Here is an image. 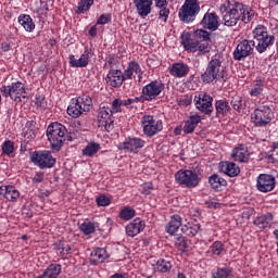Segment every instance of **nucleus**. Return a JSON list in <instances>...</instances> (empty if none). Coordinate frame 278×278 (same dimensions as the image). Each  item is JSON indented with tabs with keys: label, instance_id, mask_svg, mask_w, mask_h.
<instances>
[{
	"label": "nucleus",
	"instance_id": "052dcab7",
	"mask_svg": "<svg viewBox=\"0 0 278 278\" xmlns=\"http://www.w3.org/2000/svg\"><path fill=\"white\" fill-rule=\"evenodd\" d=\"M151 190H153V185L144 184L141 190L142 194H151Z\"/></svg>",
	"mask_w": 278,
	"mask_h": 278
},
{
	"label": "nucleus",
	"instance_id": "680f3d73",
	"mask_svg": "<svg viewBox=\"0 0 278 278\" xmlns=\"http://www.w3.org/2000/svg\"><path fill=\"white\" fill-rule=\"evenodd\" d=\"M12 47H14V43L9 42V41H4V42H2V45H1V49H2V51H4V52L11 51Z\"/></svg>",
	"mask_w": 278,
	"mask_h": 278
},
{
	"label": "nucleus",
	"instance_id": "cd10ccee",
	"mask_svg": "<svg viewBox=\"0 0 278 278\" xmlns=\"http://www.w3.org/2000/svg\"><path fill=\"white\" fill-rule=\"evenodd\" d=\"M231 157L235 162H249V149L241 144L232 150Z\"/></svg>",
	"mask_w": 278,
	"mask_h": 278
},
{
	"label": "nucleus",
	"instance_id": "09e8293b",
	"mask_svg": "<svg viewBox=\"0 0 278 278\" xmlns=\"http://www.w3.org/2000/svg\"><path fill=\"white\" fill-rule=\"evenodd\" d=\"M224 250L225 245H223V242L220 241H215L211 247V253H213V255H220Z\"/></svg>",
	"mask_w": 278,
	"mask_h": 278
},
{
	"label": "nucleus",
	"instance_id": "7c9ffc66",
	"mask_svg": "<svg viewBox=\"0 0 278 278\" xmlns=\"http://www.w3.org/2000/svg\"><path fill=\"white\" fill-rule=\"evenodd\" d=\"M84 109L83 106L79 104V102H77V100L73 99L71 104L67 108V114L68 116H72V118H79V116H81L84 114Z\"/></svg>",
	"mask_w": 278,
	"mask_h": 278
},
{
	"label": "nucleus",
	"instance_id": "4d7b16f0",
	"mask_svg": "<svg viewBox=\"0 0 278 278\" xmlns=\"http://www.w3.org/2000/svg\"><path fill=\"white\" fill-rule=\"evenodd\" d=\"M26 128L28 129V134L30 138H36V134H34L35 129H36V122L34 121H29L26 123Z\"/></svg>",
	"mask_w": 278,
	"mask_h": 278
},
{
	"label": "nucleus",
	"instance_id": "6ab92c4d",
	"mask_svg": "<svg viewBox=\"0 0 278 278\" xmlns=\"http://www.w3.org/2000/svg\"><path fill=\"white\" fill-rule=\"evenodd\" d=\"M134 5L136 7L139 16L146 18V16L151 14L153 0H134Z\"/></svg>",
	"mask_w": 278,
	"mask_h": 278
},
{
	"label": "nucleus",
	"instance_id": "f257e3e1",
	"mask_svg": "<svg viewBox=\"0 0 278 278\" xmlns=\"http://www.w3.org/2000/svg\"><path fill=\"white\" fill-rule=\"evenodd\" d=\"M219 11L223 14V21L226 27H236V25H238V21L251 23V21H253V16H255L253 11H249L244 4L240 2L231 4L227 1V4L224 3L219 7Z\"/></svg>",
	"mask_w": 278,
	"mask_h": 278
},
{
	"label": "nucleus",
	"instance_id": "0e129e2a",
	"mask_svg": "<svg viewBox=\"0 0 278 278\" xmlns=\"http://www.w3.org/2000/svg\"><path fill=\"white\" fill-rule=\"evenodd\" d=\"M61 255H68L71 253V245H63L62 251H60Z\"/></svg>",
	"mask_w": 278,
	"mask_h": 278
},
{
	"label": "nucleus",
	"instance_id": "864d4df0",
	"mask_svg": "<svg viewBox=\"0 0 278 278\" xmlns=\"http://www.w3.org/2000/svg\"><path fill=\"white\" fill-rule=\"evenodd\" d=\"M96 203L99 205V207H106V205H110L111 200L108 198V195H99L96 199Z\"/></svg>",
	"mask_w": 278,
	"mask_h": 278
},
{
	"label": "nucleus",
	"instance_id": "aec40b11",
	"mask_svg": "<svg viewBox=\"0 0 278 278\" xmlns=\"http://www.w3.org/2000/svg\"><path fill=\"white\" fill-rule=\"evenodd\" d=\"M144 227H147L144 220L136 218L129 225L126 226V233L130 238H135V236H138V233H140L141 231H144Z\"/></svg>",
	"mask_w": 278,
	"mask_h": 278
},
{
	"label": "nucleus",
	"instance_id": "c03bdc74",
	"mask_svg": "<svg viewBox=\"0 0 278 278\" xmlns=\"http://www.w3.org/2000/svg\"><path fill=\"white\" fill-rule=\"evenodd\" d=\"M264 92V81L262 79H256V83L253 85L250 90L251 97H260V94Z\"/></svg>",
	"mask_w": 278,
	"mask_h": 278
},
{
	"label": "nucleus",
	"instance_id": "bb28decb",
	"mask_svg": "<svg viewBox=\"0 0 278 278\" xmlns=\"http://www.w3.org/2000/svg\"><path fill=\"white\" fill-rule=\"evenodd\" d=\"M169 72L173 77H186L190 73V66L186 63H174Z\"/></svg>",
	"mask_w": 278,
	"mask_h": 278
},
{
	"label": "nucleus",
	"instance_id": "dca6fc26",
	"mask_svg": "<svg viewBox=\"0 0 278 278\" xmlns=\"http://www.w3.org/2000/svg\"><path fill=\"white\" fill-rule=\"evenodd\" d=\"M147 142L137 137H129L123 143H119V149L127 151L128 153H138L140 149L144 148Z\"/></svg>",
	"mask_w": 278,
	"mask_h": 278
},
{
	"label": "nucleus",
	"instance_id": "0eeeda50",
	"mask_svg": "<svg viewBox=\"0 0 278 278\" xmlns=\"http://www.w3.org/2000/svg\"><path fill=\"white\" fill-rule=\"evenodd\" d=\"M220 68H223V61L220 59H212L206 66L205 72L201 75L203 84H212L215 79L220 77Z\"/></svg>",
	"mask_w": 278,
	"mask_h": 278
},
{
	"label": "nucleus",
	"instance_id": "f03ea898",
	"mask_svg": "<svg viewBox=\"0 0 278 278\" xmlns=\"http://www.w3.org/2000/svg\"><path fill=\"white\" fill-rule=\"evenodd\" d=\"M66 127L60 123L50 124L47 128V138L53 151H60L66 140Z\"/></svg>",
	"mask_w": 278,
	"mask_h": 278
},
{
	"label": "nucleus",
	"instance_id": "338daca9",
	"mask_svg": "<svg viewBox=\"0 0 278 278\" xmlns=\"http://www.w3.org/2000/svg\"><path fill=\"white\" fill-rule=\"evenodd\" d=\"M89 36H92V38L97 36V27L93 26L89 29Z\"/></svg>",
	"mask_w": 278,
	"mask_h": 278
},
{
	"label": "nucleus",
	"instance_id": "a878e982",
	"mask_svg": "<svg viewBox=\"0 0 278 278\" xmlns=\"http://www.w3.org/2000/svg\"><path fill=\"white\" fill-rule=\"evenodd\" d=\"M90 63V53L85 51L79 59H75V55H70V64L73 68H84Z\"/></svg>",
	"mask_w": 278,
	"mask_h": 278
},
{
	"label": "nucleus",
	"instance_id": "ddd939ff",
	"mask_svg": "<svg viewBox=\"0 0 278 278\" xmlns=\"http://www.w3.org/2000/svg\"><path fill=\"white\" fill-rule=\"evenodd\" d=\"M252 121L256 127H266L273 121V110L261 106L252 113Z\"/></svg>",
	"mask_w": 278,
	"mask_h": 278
},
{
	"label": "nucleus",
	"instance_id": "39448f33",
	"mask_svg": "<svg viewBox=\"0 0 278 278\" xmlns=\"http://www.w3.org/2000/svg\"><path fill=\"white\" fill-rule=\"evenodd\" d=\"M2 97H10L16 103H21V99H27V91L25 85L21 81L12 83L10 86L3 85L0 88Z\"/></svg>",
	"mask_w": 278,
	"mask_h": 278
},
{
	"label": "nucleus",
	"instance_id": "423d86ee",
	"mask_svg": "<svg viewBox=\"0 0 278 278\" xmlns=\"http://www.w3.org/2000/svg\"><path fill=\"white\" fill-rule=\"evenodd\" d=\"M175 179L177 184L185 186V188H197L201 181L199 175L190 169L178 170L175 174Z\"/></svg>",
	"mask_w": 278,
	"mask_h": 278
},
{
	"label": "nucleus",
	"instance_id": "4be33fe9",
	"mask_svg": "<svg viewBox=\"0 0 278 278\" xmlns=\"http://www.w3.org/2000/svg\"><path fill=\"white\" fill-rule=\"evenodd\" d=\"M0 194L7 199V201L15 202L18 201L21 192L14 186H1Z\"/></svg>",
	"mask_w": 278,
	"mask_h": 278
},
{
	"label": "nucleus",
	"instance_id": "473e14b6",
	"mask_svg": "<svg viewBox=\"0 0 278 278\" xmlns=\"http://www.w3.org/2000/svg\"><path fill=\"white\" fill-rule=\"evenodd\" d=\"M18 24L25 29V31H34V29H36L34 20L27 14H21L18 16Z\"/></svg>",
	"mask_w": 278,
	"mask_h": 278
},
{
	"label": "nucleus",
	"instance_id": "a19ab883",
	"mask_svg": "<svg viewBox=\"0 0 278 278\" xmlns=\"http://www.w3.org/2000/svg\"><path fill=\"white\" fill-rule=\"evenodd\" d=\"M77 103L81 105L84 112H90V108H92V98L90 96H79L76 99Z\"/></svg>",
	"mask_w": 278,
	"mask_h": 278
},
{
	"label": "nucleus",
	"instance_id": "5701e85b",
	"mask_svg": "<svg viewBox=\"0 0 278 278\" xmlns=\"http://www.w3.org/2000/svg\"><path fill=\"white\" fill-rule=\"evenodd\" d=\"M110 255H108V251L103 248H97L90 254V264L91 266H97L98 264H103L105 260H108Z\"/></svg>",
	"mask_w": 278,
	"mask_h": 278
},
{
	"label": "nucleus",
	"instance_id": "7ed1b4c3",
	"mask_svg": "<svg viewBox=\"0 0 278 278\" xmlns=\"http://www.w3.org/2000/svg\"><path fill=\"white\" fill-rule=\"evenodd\" d=\"M253 37L257 40L256 51L258 53H264L268 47L275 45V37L268 35V29L263 25H258L253 30Z\"/></svg>",
	"mask_w": 278,
	"mask_h": 278
},
{
	"label": "nucleus",
	"instance_id": "20e7f679",
	"mask_svg": "<svg viewBox=\"0 0 278 278\" xmlns=\"http://www.w3.org/2000/svg\"><path fill=\"white\" fill-rule=\"evenodd\" d=\"M199 12H201L199 0H186L179 9L178 16L182 23H192L195 21Z\"/></svg>",
	"mask_w": 278,
	"mask_h": 278
},
{
	"label": "nucleus",
	"instance_id": "3c124183",
	"mask_svg": "<svg viewBox=\"0 0 278 278\" xmlns=\"http://www.w3.org/2000/svg\"><path fill=\"white\" fill-rule=\"evenodd\" d=\"M2 152L5 153V155H11V153H14V142L10 140L4 141L2 144Z\"/></svg>",
	"mask_w": 278,
	"mask_h": 278
},
{
	"label": "nucleus",
	"instance_id": "bf43d9fd",
	"mask_svg": "<svg viewBox=\"0 0 278 278\" xmlns=\"http://www.w3.org/2000/svg\"><path fill=\"white\" fill-rule=\"evenodd\" d=\"M191 40H192V38H190V35H188V34H184L181 36V45L185 47V49L190 45Z\"/></svg>",
	"mask_w": 278,
	"mask_h": 278
},
{
	"label": "nucleus",
	"instance_id": "774afa93",
	"mask_svg": "<svg viewBox=\"0 0 278 278\" xmlns=\"http://www.w3.org/2000/svg\"><path fill=\"white\" fill-rule=\"evenodd\" d=\"M110 278H125V275H123V274H114Z\"/></svg>",
	"mask_w": 278,
	"mask_h": 278
},
{
	"label": "nucleus",
	"instance_id": "f3484780",
	"mask_svg": "<svg viewBox=\"0 0 278 278\" xmlns=\"http://www.w3.org/2000/svg\"><path fill=\"white\" fill-rule=\"evenodd\" d=\"M256 188L260 192H270L275 190V177L268 174H261L257 177Z\"/></svg>",
	"mask_w": 278,
	"mask_h": 278
},
{
	"label": "nucleus",
	"instance_id": "79ce46f5",
	"mask_svg": "<svg viewBox=\"0 0 278 278\" xmlns=\"http://www.w3.org/2000/svg\"><path fill=\"white\" fill-rule=\"evenodd\" d=\"M170 268H173V264L170 263V261L160 258L156 262L155 270H157L159 273H168Z\"/></svg>",
	"mask_w": 278,
	"mask_h": 278
},
{
	"label": "nucleus",
	"instance_id": "1a4fd4ad",
	"mask_svg": "<svg viewBox=\"0 0 278 278\" xmlns=\"http://www.w3.org/2000/svg\"><path fill=\"white\" fill-rule=\"evenodd\" d=\"M141 124L143 127V134L148 136V138H153V136L160 134L164 126L161 119H155L153 115H144L141 119Z\"/></svg>",
	"mask_w": 278,
	"mask_h": 278
},
{
	"label": "nucleus",
	"instance_id": "4468645a",
	"mask_svg": "<svg viewBox=\"0 0 278 278\" xmlns=\"http://www.w3.org/2000/svg\"><path fill=\"white\" fill-rule=\"evenodd\" d=\"M112 114L113 113L110 111V108H100L98 112V127H104L108 131L114 129V117H112Z\"/></svg>",
	"mask_w": 278,
	"mask_h": 278
},
{
	"label": "nucleus",
	"instance_id": "6e6552de",
	"mask_svg": "<svg viewBox=\"0 0 278 278\" xmlns=\"http://www.w3.org/2000/svg\"><path fill=\"white\" fill-rule=\"evenodd\" d=\"M194 105L199 112L205 114L206 116H212V112H214V98L210 96L207 92H200L193 99Z\"/></svg>",
	"mask_w": 278,
	"mask_h": 278
},
{
	"label": "nucleus",
	"instance_id": "49530a36",
	"mask_svg": "<svg viewBox=\"0 0 278 278\" xmlns=\"http://www.w3.org/2000/svg\"><path fill=\"white\" fill-rule=\"evenodd\" d=\"M231 269L228 267L217 268V270L212 273L213 278H229L231 275Z\"/></svg>",
	"mask_w": 278,
	"mask_h": 278
},
{
	"label": "nucleus",
	"instance_id": "e433bc0d",
	"mask_svg": "<svg viewBox=\"0 0 278 278\" xmlns=\"http://www.w3.org/2000/svg\"><path fill=\"white\" fill-rule=\"evenodd\" d=\"M179 227H181V216L174 215L166 227V231L173 236L174 233H177Z\"/></svg>",
	"mask_w": 278,
	"mask_h": 278
},
{
	"label": "nucleus",
	"instance_id": "603ef678",
	"mask_svg": "<svg viewBox=\"0 0 278 278\" xmlns=\"http://www.w3.org/2000/svg\"><path fill=\"white\" fill-rule=\"evenodd\" d=\"M108 23H112V14L110 13L100 15L97 21V25H108Z\"/></svg>",
	"mask_w": 278,
	"mask_h": 278
},
{
	"label": "nucleus",
	"instance_id": "4c0bfd02",
	"mask_svg": "<svg viewBox=\"0 0 278 278\" xmlns=\"http://www.w3.org/2000/svg\"><path fill=\"white\" fill-rule=\"evenodd\" d=\"M62 273V265L60 264H51L45 269V275H47L48 278H58L60 277V274Z\"/></svg>",
	"mask_w": 278,
	"mask_h": 278
},
{
	"label": "nucleus",
	"instance_id": "f704fd0d",
	"mask_svg": "<svg viewBox=\"0 0 278 278\" xmlns=\"http://www.w3.org/2000/svg\"><path fill=\"white\" fill-rule=\"evenodd\" d=\"M273 223V213H266L265 215L258 216L254 219L253 224L260 229H266Z\"/></svg>",
	"mask_w": 278,
	"mask_h": 278
},
{
	"label": "nucleus",
	"instance_id": "f8f14e48",
	"mask_svg": "<svg viewBox=\"0 0 278 278\" xmlns=\"http://www.w3.org/2000/svg\"><path fill=\"white\" fill-rule=\"evenodd\" d=\"M164 83L152 80L142 88L141 99H144V101H153V99H157V97L164 92Z\"/></svg>",
	"mask_w": 278,
	"mask_h": 278
},
{
	"label": "nucleus",
	"instance_id": "9d476101",
	"mask_svg": "<svg viewBox=\"0 0 278 278\" xmlns=\"http://www.w3.org/2000/svg\"><path fill=\"white\" fill-rule=\"evenodd\" d=\"M253 49H255V41L253 40H242L239 42L232 53L233 60L237 62H242V60H247L249 55H253Z\"/></svg>",
	"mask_w": 278,
	"mask_h": 278
},
{
	"label": "nucleus",
	"instance_id": "a211bd4d",
	"mask_svg": "<svg viewBox=\"0 0 278 278\" xmlns=\"http://www.w3.org/2000/svg\"><path fill=\"white\" fill-rule=\"evenodd\" d=\"M201 25L204 29L216 31L220 25L218 23V15H216V13H205L201 21Z\"/></svg>",
	"mask_w": 278,
	"mask_h": 278
},
{
	"label": "nucleus",
	"instance_id": "9b49d317",
	"mask_svg": "<svg viewBox=\"0 0 278 278\" xmlns=\"http://www.w3.org/2000/svg\"><path fill=\"white\" fill-rule=\"evenodd\" d=\"M30 160L39 168H53L55 166V157L49 151L33 152Z\"/></svg>",
	"mask_w": 278,
	"mask_h": 278
},
{
	"label": "nucleus",
	"instance_id": "5fc2aeb1",
	"mask_svg": "<svg viewBox=\"0 0 278 278\" xmlns=\"http://www.w3.org/2000/svg\"><path fill=\"white\" fill-rule=\"evenodd\" d=\"M176 244L179 251H182V252L188 251V240H186V238L179 237L178 240L176 241Z\"/></svg>",
	"mask_w": 278,
	"mask_h": 278
},
{
	"label": "nucleus",
	"instance_id": "72a5a7b5",
	"mask_svg": "<svg viewBox=\"0 0 278 278\" xmlns=\"http://www.w3.org/2000/svg\"><path fill=\"white\" fill-rule=\"evenodd\" d=\"M215 109L217 116H227L231 112V106L227 100H217L215 102Z\"/></svg>",
	"mask_w": 278,
	"mask_h": 278
},
{
	"label": "nucleus",
	"instance_id": "c756f323",
	"mask_svg": "<svg viewBox=\"0 0 278 278\" xmlns=\"http://www.w3.org/2000/svg\"><path fill=\"white\" fill-rule=\"evenodd\" d=\"M131 103H134V100H131V98H128L126 100L115 99L113 100L112 105L109 110L111 114H118V112H123V108L131 105Z\"/></svg>",
	"mask_w": 278,
	"mask_h": 278
},
{
	"label": "nucleus",
	"instance_id": "c85d7f7f",
	"mask_svg": "<svg viewBox=\"0 0 278 278\" xmlns=\"http://www.w3.org/2000/svg\"><path fill=\"white\" fill-rule=\"evenodd\" d=\"M199 123H201V117L199 115H191L189 119L185 122V126L182 127L184 134H193Z\"/></svg>",
	"mask_w": 278,
	"mask_h": 278
},
{
	"label": "nucleus",
	"instance_id": "e2e57ef3",
	"mask_svg": "<svg viewBox=\"0 0 278 278\" xmlns=\"http://www.w3.org/2000/svg\"><path fill=\"white\" fill-rule=\"evenodd\" d=\"M156 8H168V0H155Z\"/></svg>",
	"mask_w": 278,
	"mask_h": 278
},
{
	"label": "nucleus",
	"instance_id": "de8ad7c7",
	"mask_svg": "<svg viewBox=\"0 0 278 278\" xmlns=\"http://www.w3.org/2000/svg\"><path fill=\"white\" fill-rule=\"evenodd\" d=\"M230 105H232L233 110H236L237 112H240V110H244V101L240 96L232 97L230 100Z\"/></svg>",
	"mask_w": 278,
	"mask_h": 278
},
{
	"label": "nucleus",
	"instance_id": "13d9d810",
	"mask_svg": "<svg viewBox=\"0 0 278 278\" xmlns=\"http://www.w3.org/2000/svg\"><path fill=\"white\" fill-rule=\"evenodd\" d=\"M42 181H45V173L42 172L36 173V175L33 178V182L42 184Z\"/></svg>",
	"mask_w": 278,
	"mask_h": 278
},
{
	"label": "nucleus",
	"instance_id": "c9c22d12",
	"mask_svg": "<svg viewBox=\"0 0 278 278\" xmlns=\"http://www.w3.org/2000/svg\"><path fill=\"white\" fill-rule=\"evenodd\" d=\"M199 229H201L200 224L188 223L181 226V231L189 238H194L199 233Z\"/></svg>",
	"mask_w": 278,
	"mask_h": 278
},
{
	"label": "nucleus",
	"instance_id": "2eb2a0df",
	"mask_svg": "<svg viewBox=\"0 0 278 278\" xmlns=\"http://www.w3.org/2000/svg\"><path fill=\"white\" fill-rule=\"evenodd\" d=\"M194 36L195 38H198V40H200L197 50L198 54L205 55V53H210L212 47H210V34L207 33V30L198 29L194 31Z\"/></svg>",
	"mask_w": 278,
	"mask_h": 278
},
{
	"label": "nucleus",
	"instance_id": "2f4dec72",
	"mask_svg": "<svg viewBox=\"0 0 278 278\" xmlns=\"http://www.w3.org/2000/svg\"><path fill=\"white\" fill-rule=\"evenodd\" d=\"M208 184L213 190H220L227 186V180L218 174H213L208 177Z\"/></svg>",
	"mask_w": 278,
	"mask_h": 278
},
{
	"label": "nucleus",
	"instance_id": "a18cd8bd",
	"mask_svg": "<svg viewBox=\"0 0 278 278\" xmlns=\"http://www.w3.org/2000/svg\"><path fill=\"white\" fill-rule=\"evenodd\" d=\"M134 216H136V211L129 206L124 207L119 212V218H122V220H131Z\"/></svg>",
	"mask_w": 278,
	"mask_h": 278
},
{
	"label": "nucleus",
	"instance_id": "58836bf2",
	"mask_svg": "<svg viewBox=\"0 0 278 278\" xmlns=\"http://www.w3.org/2000/svg\"><path fill=\"white\" fill-rule=\"evenodd\" d=\"M100 149L101 146L99 143L91 142L84 148L83 155H85L86 157H92L93 155H97V153H99Z\"/></svg>",
	"mask_w": 278,
	"mask_h": 278
},
{
	"label": "nucleus",
	"instance_id": "37998d69",
	"mask_svg": "<svg viewBox=\"0 0 278 278\" xmlns=\"http://www.w3.org/2000/svg\"><path fill=\"white\" fill-rule=\"evenodd\" d=\"M79 230L83 231L85 236H90L97 231V226H94V223L92 222H84L79 226Z\"/></svg>",
	"mask_w": 278,
	"mask_h": 278
},
{
	"label": "nucleus",
	"instance_id": "b1692460",
	"mask_svg": "<svg viewBox=\"0 0 278 278\" xmlns=\"http://www.w3.org/2000/svg\"><path fill=\"white\" fill-rule=\"evenodd\" d=\"M219 170L228 177H238L240 175V167L231 162H222L219 164Z\"/></svg>",
	"mask_w": 278,
	"mask_h": 278
},
{
	"label": "nucleus",
	"instance_id": "393cba45",
	"mask_svg": "<svg viewBox=\"0 0 278 278\" xmlns=\"http://www.w3.org/2000/svg\"><path fill=\"white\" fill-rule=\"evenodd\" d=\"M134 73L138 75L139 81H142V70L140 68V64L134 61L128 64L127 68L123 74L124 81H126V79H131V77L134 76Z\"/></svg>",
	"mask_w": 278,
	"mask_h": 278
},
{
	"label": "nucleus",
	"instance_id": "8fccbe9b",
	"mask_svg": "<svg viewBox=\"0 0 278 278\" xmlns=\"http://www.w3.org/2000/svg\"><path fill=\"white\" fill-rule=\"evenodd\" d=\"M159 18L160 21H163V23H166L168 21V16L170 15V9L168 7L160 8L159 9Z\"/></svg>",
	"mask_w": 278,
	"mask_h": 278
},
{
	"label": "nucleus",
	"instance_id": "69168bd1",
	"mask_svg": "<svg viewBox=\"0 0 278 278\" xmlns=\"http://www.w3.org/2000/svg\"><path fill=\"white\" fill-rule=\"evenodd\" d=\"M42 101H45V98L40 97V96H37L36 97V105L37 108H42Z\"/></svg>",
	"mask_w": 278,
	"mask_h": 278
},
{
	"label": "nucleus",
	"instance_id": "6e6d98bb",
	"mask_svg": "<svg viewBox=\"0 0 278 278\" xmlns=\"http://www.w3.org/2000/svg\"><path fill=\"white\" fill-rule=\"evenodd\" d=\"M201 39L197 38V40H190L189 46H187L185 49L187 51H191L192 53H195V51L199 49V42Z\"/></svg>",
	"mask_w": 278,
	"mask_h": 278
},
{
	"label": "nucleus",
	"instance_id": "412c9836",
	"mask_svg": "<svg viewBox=\"0 0 278 278\" xmlns=\"http://www.w3.org/2000/svg\"><path fill=\"white\" fill-rule=\"evenodd\" d=\"M124 77L121 70H110L106 76V83H109L112 88H121L123 86Z\"/></svg>",
	"mask_w": 278,
	"mask_h": 278
},
{
	"label": "nucleus",
	"instance_id": "ea45409f",
	"mask_svg": "<svg viewBox=\"0 0 278 278\" xmlns=\"http://www.w3.org/2000/svg\"><path fill=\"white\" fill-rule=\"evenodd\" d=\"M94 4V0H79L76 9V14H86Z\"/></svg>",
	"mask_w": 278,
	"mask_h": 278
}]
</instances>
